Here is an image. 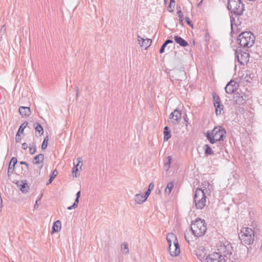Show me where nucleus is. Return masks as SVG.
I'll return each mask as SVG.
<instances>
[{
	"label": "nucleus",
	"instance_id": "nucleus-1",
	"mask_svg": "<svg viewBox=\"0 0 262 262\" xmlns=\"http://www.w3.org/2000/svg\"><path fill=\"white\" fill-rule=\"evenodd\" d=\"M227 9L230 14H232L230 16L231 26L232 29L233 24L236 25L233 14L238 16L242 15L245 10V5L241 0H228Z\"/></svg>",
	"mask_w": 262,
	"mask_h": 262
},
{
	"label": "nucleus",
	"instance_id": "nucleus-2",
	"mask_svg": "<svg viewBox=\"0 0 262 262\" xmlns=\"http://www.w3.org/2000/svg\"><path fill=\"white\" fill-rule=\"evenodd\" d=\"M207 230L206 224L204 220L198 218L191 225V231L194 236L199 237L203 236Z\"/></svg>",
	"mask_w": 262,
	"mask_h": 262
},
{
	"label": "nucleus",
	"instance_id": "nucleus-3",
	"mask_svg": "<svg viewBox=\"0 0 262 262\" xmlns=\"http://www.w3.org/2000/svg\"><path fill=\"white\" fill-rule=\"evenodd\" d=\"M255 37L253 34L249 32L241 33L237 37V42L241 47L250 48L254 44Z\"/></svg>",
	"mask_w": 262,
	"mask_h": 262
},
{
	"label": "nucleus",
	"instance_id": "nucleus-4",
	"mask_svg": "<svg viewBox=\"0 0 262 262\" xmlns=\"http://www.w3.org/2000/svg\"><path fill=\"white\" fill-rule=\"evenodd\" d=\"M194 201L196 209H202L204 208L206 202V196L203 189L198 188L195 190Z\"/></svg>",
	"mask_w": 262,
	"mask_h": 262
},
{
	"label": "nucleus",
	"instance_id": "nucleus-5",
	"mask_svg": "<svg viewBox=\"0 0 262 262\" xmlns=\"http://www.w3.org/2000/svg\"><path fill=\"white\" fill-rule=\"evenodd\" d=\"M248 50L246 49L245 51L242 50L240 47L237 48L235 51L236 57L237 61L241 65H244L249 61V54L247 52Z\"/></svg>",
	"mask_w": 262,
	"mask_h": 262
},
{
	"label": "nucleus",
	"instance_id": "nucleus-6",
	"mask_svg": "<svg viewBox=\"0 0 262 262\" xmlns=\"http://www.w3.org/2000/svg\"><path fill=\"white\" fill-rule=\"evenodd\" d=\"M226 134L227 132L226 129L222 126H215L212 129V134L214 137L215 143L217 141H224L226 137Z\"/></svg>",
	"mask_w": 262,
	"mask_h": 262
},
{
	"label": "nucleus",
	"instance_id": "nucleus-7",
	"mask_svg": "<svg viewBox=\"0 0 262 262\" xmlns=\"http://www.w3.org/2000/svg\"><path fill=\"white\" fill-rule=\"evenodd\" d=\"M233 99L236 104L245 105L248 99V95L243 92H237L234 93Z\"/></svg>",
	"mask_w": 262,
	"mask_h": 262
},
{
	"label": "nucleus",
	"instance_id": "nucleus-8",
	"mask_svg": "<svg viewBox=\"0 0 262 262\" xmlns=\"http://www.w3.org/2000/svg\"><path fill=\"white\" fill-rule=\"evenodd\" d=\"M206 262H225V259L219 253L209 254L206 258Z\"/></svg>",
	"mask_w": 262,
	"mask_h": 262
},
{
	"label": "nucleus",
	"instance_id": "nucleus-9",
	"mask_svg": "<svg viewBox=\"0 0 262 262\" xmlns=\"http://www.w3.org/2000/svg\"><path fill=\"white\" fill-rule=\"evenodd\" d=\"M171 76L175 80L182 81L186 78V73L184 68H183V69H173Z\"/></svg>",
	"mask_w": 262,
	"mask_h": 262
},
{
	"label": "nucleus",
	"instance_id": "nucleus-10",
	"mask_svg": "<svg viewBox=\"0 0 262 262\" xmlns=\"http://www.w3.org/2000/svg\"><path fill=\"white\" fill-rule=\"evenodd\" d=\"M238 84L234 80H231L225 88L226 92L227 94L235 93Z\"/></svg>",
	"mask_w": 262,
	"mask_h": 262
},
{
	"label": "nucleus",
	"instance_id": "nucleus-11",
	"mask_svg": "<svg viewBox=\"0 0 262 262\" xmlns=\"http://www.w3.org/2000/svg\"><path fill=\"white\" fill-rule=\"evenodd\" d=\"M195 254L201 261L204 260L206 256H207L206 250L205 248V247H198L197 249L195 250Z\"/></svg>",
	"mask_w": 262,
	"mask_h": 262
},
{
	"label": "nucleus",
	"instance_id": "nucleus-12",
	"mask_svg": "<svg viewBox=\"0 0 262 262\" xmlns=\"http://www.w3.org/2000/svg\"><path fill=\"white\" fill-rule=\"evenodd\" d=\"M138 41L140 45L141 48L144 49H147L149 48L152 42L151 39H144L140 36H138Z\"/></svg>",
	"mask_w": 262,
	"mask_h": 262
},
{
	"label": "nucleus",
	"instance_id": "nucleus-13",
	"mask_svg": "<svg viewBox=\"0 0 262 262\" xmlns=\"http://www.w3.org/2000/svg\"><path fill=\"white\" fill-rule=\"evenodd\" d=\"M166 239L167 241L168 246H171L172 242L174 246H179V242L176 235L172 233H168L167 235Z\"/></svg>",
	"mask_w": 262,
	"mask_h": 262
},
{
	"label": "nucleus",
	"instance_id": "nucleus-14",
	"mask_svg": "<svg viewBox=\"0 0 262 262\" xmlns=\"http://www.w3.org/2000/svg\"><path fill=\"white\" fill-rule=\"evenodd\" d=\"M239 238L243 243L245 244L250 245L253 243L254 235H251L250 234H249V235H241V236L239 237Z\"/></svg>",
	"mask_w": 262,
	"mask_h": 262
},
{
	"label": "nucleus",
	"instance_id": "nucleus-15",
	"mask_svg": "<svg viewBox=\"0 0 262 262\" xmlns=\"http://www.w3.org/2000/svg\"><path fill=\"white\" fill-rule=\"evenodd\" d=\"M27 181H17L15 184L17 187L20 189L23 193H26L28 191L29 186L27 183Z\"/></svg>",
	"mask_w": 262,
	"mask_h": 262
},
{
	"label": "nucleus",
	"instance_id": "nucleus-16",
	"mask_svg": "<svg viewBox=\"0 0 262 262\" xmlns=\"http://www.w3.org/2000/svg\"><path fill=\"white\" fill-rule=\"evenodd\" d=\"M224 252L223 257L230 259L232 255L233 247H222Z\"/></svg>",
	"mask_w": 262,
	"mask_h": 262
},
{
	"label": "nucleus",
	"instance_id": "nucleus-17",
	"mask_svg": "<svg viewBox=\"0 0 262 262\" xmlns=\"http://www.w3.org/2000/svg\"><path fill=\"white\" fill-rule=\"evenodd\" d=\"M174 40L177 43L179 44L182 47H185L188 45L187 41L178 35H176L174 36Z\"/></svg>",
	"mask_w": 262,
	"mask_h": 262
},
{
	"label": "nucleus",
	"instance_id": "nucleus-18",
	"mask_svg": "<svg viewBox=\"0 0 262 262\" xmlns=\"http://www.w3.org/2000/svg\"><path fill=\"white\" fill-rule=\"evenodd\" d=\"M180 247H168V250L172 256H177L180 253Z\"/></svg>",
	"mask_w": 262,
	"mask_h": 262
},
{
	"label": "nucleus",
	"instance_id": "nucleus-19",
	"mask_svg": "<svg viewBox=\"0 0 262 262\" xmlns=\"http://www.w3.org/2000/svg\"><path fill=\"white\" fill-rule=\"evenodd\" d=\"M61 223L59 220H57L55 222H54L52 227V231L51 234H53L55 232H57L61 230Z\"/></svg>",
	"mask_w": 262,
	"mask_h": 262
},
{
	"label": "nucleus",
	"instance_id": "nucleus-20",
	"mask_svg": "<svg viewBox=\"0 0 262 262\" xmlns=\"http://www.w3.org/2000/svg\"><path fill=\"white\" fill-rule=\"evenodd\" d=\"M182 118V112L181 111L178 110L177 114H176L174 116L173 120H172V125H176L178 124Z\"/></svg>",
	"mask_w": 262,
	"mask_h": 262
},
{
	"label": "nucleus",
	"instance_id": "nucleus-21",
	"mask_svg": "<svg viewBox=\"0 0 262 262\" xmlns=\"http://www.w3.org/2000/svg\"><path fill=\"white\" fill-rule=\"evenodd\" d=\"M19 112L23 116H29L31 113L30 107L26 106H20L19 108Z\"/></svg>",
	"mask_w": 262,
	"mask_h": 262
},
{
	"label": "nucleus",
	"instance_id": "nucleus-22",
	"mask_svg": "<svg viewBox=\"0 0 262 262\" xmlns=\"http://www.w3.org/2000/svg\"><path fill=\"white\" fill-rule=\"evenodd\" d=\"M215 114L217 116H221L223 114L224 105L221 103L214 104Z\"/></svg>",
	"mask_w": 262,
	"mask_h": 262
},
{
	"label": "nucleus",
	"instance_id": "nucleus-23",
	"mask_svg": "<svg viewBox=\"0 0 262 262\" xmlns=\"http://www.w3.org/2000/svg\"><path fill=\"white\" fill-rule=\"evenodd\" d=\"M164 141H167L171 137V131L168 126H166L164 128Z\"/></svg>",
	"mask_w": 262,
	"mask_h": 262
},
{
	"label": "nucleus",
	"instance_id": "nucleus-24",
	"mask_svg": "<svg viewBox=\"0 0 262 262\" xmlns=\"http://www.w3.org/2000/svg\"><path fill=\"white\" fill-rule=\"evenodd\" d=\"M144 199V196L140 194H137L135 196V201L136 203L139 204H141L145 202L146 200Z\"/></svg>",
	"mask_w": 262,
	"mask_h": 262
},
{
	"label": "nucleus",
	"instance_id": "nucleus-25",
	"mask_svg": "<svg viewBox=\"0 0 262 262\" xmlns=\"http://www.w3.org/2000/svg\"><path fill=\"white\" fill-rule=\"evenodd\" d=\"M203 149L205 151V154L207 156L212 155L214 154L213 151L208 144H205L203 146Z\"/></svg>",
	"mask_w": 262,
	"mask_h": 262
},
{
	"label": "nucleus",
	"instance_id": "nucleus-26",
	"mask_svg": "<svg viewBox=\"0 0 262 262\" xmlns=\"http://www.w3.org/2000/svg\"><path fill=\"white\" fill-rule=\"evenodd\" d=\"M43 158L44 156L43 154H39L34 158L33 163L35 164L40 163L42 162Z\"/></svg>",
	"mask_w": 262,
	"mask_h": 262
},
{
	"label": "nucleus",
	"instance_id": "nucleus-27",
	"mask_svg": "<svg viewBox=\"0 0 262 262\" xmlns=\"http://www.w3.org/2000/svg\"><path fill=\"white\" fill-rule=\"evenodd\" d=\"M206 137L207 140L209 141V142L211 144L215 143L214 137L213 136V135L212 134V131L211 132H210L209 131H207V132L206 133Z\"/></svg>",
	"mask_w": 262,
	"mask_h": 262
},
{
	"label": "nucleus",
	"instance_id": "nucleus-28",
	"mask_svg": "<svg viewBox=\"0 0 262 262\" xmlns=\"http://www.w3.org/2000/svg\"><path fill=\"white\" fill-rule=\"evenodd\" d=\"M173 188V182L170 181L168 183L165 192L166 194H169Z\"/></svg>",
	"mask_w": 262,
	"mask_h": 262
},
{
	"label": "nucleus",
	"instance_id": "nucleus-29",
	"mask_svg": "<svg viewBox=\"0 0 262 262\" xmlns=\"http://www.w3.org/2000/svg\"><path fill=\"white\" fill-rule=\"evenodd\" d=\"M35 131L38 133L39 136H41L43 133V128L39 123H37L35 127Z\"/></svg>",
	"mask_w": 262,
	"mask_h": 262
},
{
	"label": "nucleus",
	"instance_id": "nucleus-30",
	"mask_svg": "<svg viewBox=\"0 0 262 262\" xmlns=\"http://www.w3.org/2000/svg\"><path fill=\"white\" fill-rule=\"evenodd\" d=\"M212 97H213L214 104H217V103H221V99H220L219 96L216 95V94L215 93H213V94H212Z\"/></svg>",
	"mask_w": 262,
	"mask_h": 262
},
{
	"label": "nucleus",
	"instance_id": "nucleus-31",
	"mask_svg": "<svg viewBox=\"0 0 262 262\" xmlns=\"http://www.w3.org/2000/svg\"><path fill=\"white\" fill-rule=\"evenodd\" d=\"M220 245L219 246H229L230 245H231V244L228 241H226V239L223 237H221L220 239Z\"/></svg>",
	"mask_w": 262,
	"mask_h": 262
},
{
	"label": "nucleus",
	"instance_id": "nucleus-32",
	"mask_svg": "<svg viewBox=\"0 0 262 262\" xmlns=\"http://www.w3.org/2000/svg\"><path fill=\"white\" fill-rule=\"evenodd\" d=\"M28 125L27 122H25L23 123H22L20 126H19V128L18 129V130L17 132L19 134H23L24 130V129L26 127V126Z\"/></svg>",
	"mask_w": 262,
	"mask_h": 262
},
{
	"label": "nucleus",
	"instance_id": "nucleus-33",
	"mask_svg": "<svg viewBox=\"0 0 262 262\" xmlns=\"http://www.w3.org/2000/svg\"><path fill=\"white\" fill-rule=\"evenodd\" d=\"M249 234H251V235H254V231L253 230L250 228H246L245 229V231H244V233L242 235H249Z\"/></svg>",
	"mask_w": 262,
	"mask_h": 262
},
{
	"label": "nucleus",
	"instance_id": "nucleus-34",
	"mask_svg": "<svg viewBox=\"0 0 262 262\" xmlns=\"http://www.w3.org/2000/svg\"><path fill=\"white\" fill-rule=\"evenodd\" d=\"M167 161L164 163V167L165 169L168 170L170 167V164H171V157L168 156L167 157Z\"/></svg>",
	"mask_w": 262,
	"mask_h": 262
},
{
	"label": "nucleus",
	"instance_id": "nucleus-35",
	"mask_svg": "<svg viewBox=\"0 0 262 262\" xmlns=\"http://www.w3.org/2000/svg\"><path fill=\"white\" fill-rule=\"evenodd\" d=\"M177 111L178 109H175L172 112H171L169 116V118L170 120V121H169V125L172 124V120H173L174 116L175 115V114H177Z\"/></svg>",
	"mask_w": 262,
	"mask_h": 262
},
{
	"label": "nucleus",
	"instance_id": "nucleus-36",
	"mask_svg": "<svg viewBox=\"0 0 262 262\" xmlns=\"http://www.w3.org/2000/svg\"><path fill=\"white\" fill-rule=\"evenodd\" d=\"M175 6V1L173 2H172L171 1H170V4L168 7V11L170 12H172L173 11V9Z\"/></svg>",
	"mask_w": 262,
	"mask_h": 262
},
{
	"label": "nucleus",
	"instance_id": "nucleus-37",
	"mask_svg": "<svg viewBox=\"0 0 262 262\" xmlns=\"http://www.w3.org/2000/svg\"><path fill=\"white\" fill-rule=\"evenodd\" d=\"M29 151H30V154H31V155L34 154L36 152V146L34 143H32V144H30Z\"/></svg>",
	"mask_w": 262,
	"mask_h": 262
},
{
	"label": "nucleus",
	"instance_id": "nucleus-38",
	"mask_svg": "<svg viewBox=\"0 0 262 262\" xmlns=\"http://www.w3.org/2000/svg\"><path fill=\"white\" fill-rule=\"evenodd\" d=\"M14 165H11V163H9L8 169V176L9 177L14 171Z\"/></svg>",
	"mask_w": 262,
	"mask_h": 262
},
{
	"label": "nucleus",
	"instance_id": "nucleus-39",
	"mask_svg": "<svg viewBox=\"0 0 262 262\" xmlns=\"http://www.w3.org/2000/svg\"><path fill=\"white\" fill-rule=\"evenodd\" d=\"M57 174H58V171H57V170L56 169H55L52 172V174L50 175V184L53 181L54 178L57 176Z\"/></svg>",
	"mask_w": 262,
	"mask_h": 262
},
{
	"label": "nucleus",
	"instance_id": "nucleus-40",
	"mask_svg": "<svg viewBox=\"0 0 262 262\" xmlns=\"http://www.w3.org/2000/svg\"><path fill=\"white\" fill-rule=\"evenodd\" d=\"M78 167L74 165V166L72 168V172L73 173H75V175L73 176L75 178H77L79 176V173H78Z\"/></svg>",
	"mask_w": 262,
	"mask_h": 262
},
{
	"label": "nucleus",
	"instance_id": "nucleus-41",
	"mask_svg": "<svg viewBox=\"0 0 262 262\" xmlns=\"http://www.w3.org/2000/svg\"><path fill=\"white\" fill-rule=\"evenodd\" d=\"M48 137L47 136L45 139H44V140L43 141V143L42 144V145H41V148L42 149H45L47 148V146H48Z\"/></svg>",
	"mask_w": 262,
	"mask_h": 262
},
{
	"label": "nucleus",
	"instance_id": "nucleus-42",
	"mask_svg": "<svg viewBox=\"0 0 262 262\" xmlns=\"http://www.w3.org/2000/svg\"><path fill=\"white\" fill-rule=\"evenodd\" d=\"M76 161H77V164L75 166H77V167L78 166H79L80 168L81 169V167L82 166V158H80V157H79V158H77Z\"/></svg>",
	"mask_w": 262,
	"mask_h": 262
},
{
	"label": "nucleus",
	"instance_id": "nucleus-43",
	"mask_svg": "<svg viewBox=\"0 0 262 262\" xmlns=\"http://www.w3.org/2000/svg\"><path fill=\"white\" fill-rule=\"evenodd\" d=\"M121 251L123 253L128 254L129 253V250L128 249V247H121Z\"/></svg>",
	"mask_w": 262,
	"mask_h": 262
},
{
	"label": "nucleus",
	"instance_id": "nucleus-44",
	"mask_svg": "<svg viewBox=\"0 0 262 262\" xmlns=\"http://www.w3.org/2000/svg\"><path fill=\"white\" fill-rule=\"evenodd\" d=\"M185 19L188 25H189L190 27L193 28V24L192 22L190 19V18L188 17H186Z\"/></svg>",
	"mask_w": 262,
	"mask_h": 262
},
{
	"label": "nucleus",
	"instance_id": "nucleus-45",
	"mask_svg": "<svg viewBox=\"0 0 262 262\" xmlns=\"http://www.w3.org/2000/svg\"><path fill=\"white\" fill-rule=\"evenodd\" d=\"M204 39L206 42L208 41L210 39V35H209V33L207 31H206L205 32V39Z\"/></svg>",
	"mask_w": 262,
	"mask_h": 262
},
{
	"label": "nucleus",
	"instance_id": "nucleus-46",
	"mask_svg": "<svg viewBox=\"0 0 262 262\" xmlns=\"http://www.w3.org/2000/svg\"><path fill=\"white\" fill-rule=\"evenodd\" d=\"M167 47V46H166L165 45V43H163V45H162V46L161 47V48L160 49V51H159V52L160 54H162L165 51V48Z\"/></svg>",
	"mask_w": 262,
	"mask_h": 262
},
{
	"label": "nucleus",
	"instance_id": "nucleus-47",
	"mask_svg": "<svg viewBox=\"0 0 262 262\" xmlns=\"http://www.w3.org/2000/svg\"><path fill=\"white\" fill-rule=\"evenodd\" d=\"M17 158L15 157H13L12 158L10 163H11V165H14V166H15V165L17 163Z\"/></svg>",
	"mask_w": 262,
	"mask_h": 262
},
{
	"label": "nucleus",
	"instance_id": "nucleus-48",
	"mask_svg": "<svg viewBox=\"0 0 262 262\" xmlns=\"http://www.w3.org/2000/svg\"><path fill=\"white\" fill-rule=\"evenodd\" d=\"M202 187L204 188V189H207V186H209V183L207 182V181H204L203 183H202ZM204 190V189H203Z\"/></svg>",
	"mask_w": 262,
	"mask_h": 262
},
{
	"label": "nucleus",
	"instance_id": "nucleus-49",
	"mask_svg": "<svg viewBox=\"0 0 262 262\" xmlns=\"http://www.w3.org/2000/svg\"><path fill=\"white\" fill-rule=\"evenodd\" d=\"M150 193H151V191L147 189V190L145 192V194L144 195V198H145L144 199L147 200V199L150 195Z\"/></svg>",
	"mask_w": 262,
	"mask_h": 262
},
{
	"label": "nucleus",
	"instance_id": "nucleus-50",
	"mask_svg": "<svg viewBox=\"0 0 262 262\" xmlns=\"http://www.w3.org/2000/svg\"><path fill=\"white\" fill-rule=\"evenodd\" d=\"M177 13L178 14V16L179 19L183 18V14L181 10H178Z\"/></svg>",
	"mask_w": 262,
	"mask_h": 262
},
{
	"label": "nucleus",
	"instance_id": "nucleus-51",
	"mask_svg": "<svg viewBox=\"0 0 262 262\" xmlns=\"http://www.w3.org/2000/svg\"><path fill=\"white\" fill-rule=\"evenodd\" d=\"M79 198H76L75 200V201L73 203V205H74V206L73 207L75 206L76 207H78V203H79Z\"/></svg>",
	"mask_w": 262,
	"mask_h": 262
},
{
	"label": "nucleus",
	"instance_id": "nucleus-52",
	"mask_svg": "<svg viewBox=\"0 0 262 262\" xmlns=\"http://www.w3.org/2000/svg\"><path fill=\"white\" fill-rule=\"evenodd\" d=\"M21 138H20V134L17 133L16 137H15V141L16 142H19L20 141Z\"/></svg>",
	"mask_w": 262,
	"mask_h": 262
},
{
	"label": "nucleus",
	"instance_id": "nucleus-53",
	"mask_svg": "<svg viewBox=\"0 0 262 262\" xmlns=\"http://www.w3.org/2000/svg\"><path fill=\"white\" fill-rule=\"evenodd\" d=\"M154 187V183L153 182H151L148 185V190L151 191L153 189Z\"/></svg>",
	"mask_w": 262,
	"mask_h": 262
},
{
	"label": "nucleus",
	"instance_id": "nucleus-54",
	"mask_svg": "<svg viewBox=\"0 0 262 262\" xmlns=\"http://www.w3.org/2000/svg\"><path fill=\"white\" fill-rule=\"evenodd\" d=\"M40 200V198H39V199H38L36 201L35 204L34 206V209H36L38 207V206H39L38 202Z\"/></svg>",
	"mask_w": 262,
	"mask_h": 262
},
{
	"label": "nucleus",
	"instance_id": "nucleus-55",
	"mask_svg": "<svg viewBox=\"0 0 262 262\" xmlns=\"http://www.w3.org/2000/svg\"><path fill=\"white\" fill-rule=\"evenodd\" d=\"M173 43V41L171 39H167L164 42L166 46H167L169 43Z\"/></svg>",
	"mask_w": 262,
	"mask_h": 262
},
{
	"label": "nucleus",
	"instance_id": "nucleus-56",
	"mask_svg": "<svg viewBox=\"0 0 262 262\" xmlns=\"http://www.w3.org/2000/svg\"><path fill=\"white\" fill-rule=\"evenodd\" d=\"M28 147V145L26 143H24L22 144V148L24 149H26Z\"/></svg>",
	"mask_w": 262,
	"mask_h": 262
},
{
	"label": "nucleus",
	"instance_id": "nucleus-57",
	"mask_svg": "<svg viewBox=\"0 0 262 262\" xmlns=\"http://www.w3.org/2000/svg\"><path fill=\"white\" fill-rule=\"evenodd\" d=\"M73 206H74V205L73 204L72 206H70L68 207L67 208V209L68 210H72V209H75V208H77L75 206L74 207H73Z\"/></svg>",
	"mask_w": 262,
	"mask_h": 262
},
{
	"label": "nucleus",
	"instance_id": "nucleus-58",
	"mask_svg": "<svg viewBox=\"0 0 262 262\" xmlns=\"http://www.w3.org/2000/svg\"><path fill=\"white\" fill-rule=\"evenodd\" d=\"M76 95L77 98L78 97L79 95V89L77 86L76 88Z\"/></svg>",
	"mask_w": 262,
	"mask_h": 262
},
{
	"label": "nucleus",
	"instance_id": "nucleus-59",
	"mask_svg": "<svg viewBox=\"0 0 262 262\" xmlns=\"http://www.w3.org/2000/svg\"><path fill=\"white\" fill-rule=\"evenodd\" d=\"M20 164L21 165H26L27 167L28 166V164L27 162H25V161H21L20 162Z\"/></svg>",
	"mask_w": 262,
	"mask_h": 262
},
{
	"label": "nucleus",
	"instance_id": "nucleus-60",
	"mask_svg": "<svg viewBox=\"0 0 262 262\" xmlns=\"http://www.w3.org/2000/svg\"><path fill=\"white\" fill-rule=\"evenodd\" d=\"M185 238L186 240L187 241V242H188V243L189 244L190 243H189V237H188L187 234H186V233H185Z\"/></svg>",
	"mask_w": 262,
	"mask_h": 262
},
{
	"label": "nucleus",
	"instance_id": "nucleus-61",
	"mask_svg": "<svg viewBox=\"0 0 262 262\" xmlns=\"http://www.w3.org/2000/svg\"><path fill=\"white\" fill-rule=\"evenodd\" d=\"M80 193H81L80 191H78L76 194V198H79L80 196Z\"/></svg>",
	"mask_w": 262,
	"mask_h": 262
},
{
	"label": "nucleus",
	"instance_id": "nucleus-62",
	"mask_svg": "<svg viewBox=\"0 0 262 262\" xmlns=\"http://www.w3.org/2000/svg\"><path fill=\"white\" fill-rule=\"evenodd\" d=\"M156 192L157 194H161V190L159 189H157L156 191Z\"/></svg>",
	"mask_w": 262,
	"mask_h": 262
},
{
	"label": "nucleus",
	"instance_id": "nucleus-63",
	"mask_svg": "<svg viewBox=\"0 0 262 262\" xmlns=\"http://www.w3.org/2000/svg\"><path fill=\"white\" fill-rule=\"evenodd\" d=\"M203 0H201V1L198 4V7H200L202 4Z\"/></svg>",
	"mask_w": 262,
	"mask_h": 262
},
{
	"label": "nucleus",
	"instance_id": "nucleus-64",
	"mask_svg": "<svg viewBox=\"0 0 262 262\" xmlns=\"http://www.w3.org/2000/svg\"><path fill=\"white\" fill-rule=\"evenodd\" d=\"M179 21H180V24L182 25H183V18H181V19H179Z\"/></svg>",
	"mask_w": 262,
	"mask_h": 262
}]
</instances>
